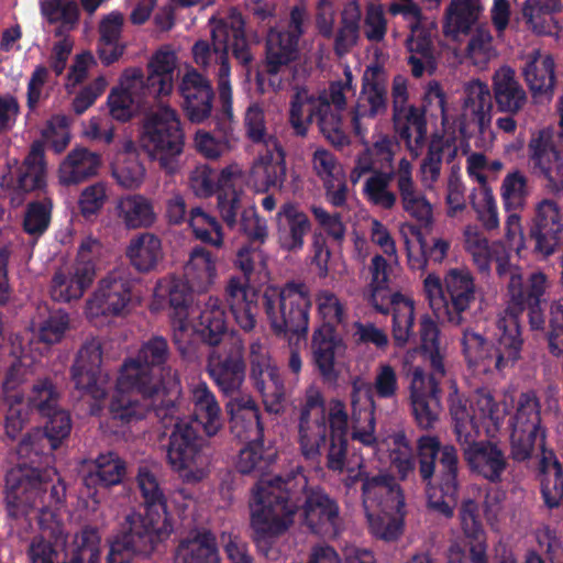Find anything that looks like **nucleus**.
Wrapping results in <instances>:
<instances>
[{
	"label": "nucleus",
	"mask_w": 563,
	"mask_h": 563,
	"mask_svg": "<svg viewBox=\"0 0 563 563\" xmlns=\"http://www.w3.org/2000/svg\"><path fill=\"white\" fill-rule=\"evenodd\" d=\"M464 460L472 471L492 483L501 482L508 462L503 450L488 441L465 443L462 445Z\"/></svg>",
	"instance_id": "32"
},
{
	"label": "nucleus",
	"mask_w": 563,
	"mask_h": 563,
	"mask_svg": "<svg viewBox=\"0 0 563 563\" xmlns=\"http://www.w3.org/2000/svg\"><path fill=\"white\" fill-rule=\"evenodd\" d=\"M86 464L87 471L82 476V483L89 489L118 485L126 474L125 462L114 452L101 453Z\"/></svg>",
	"instance_id": "40"
},
{
	"label": "nucleus",
	"mask_w": 563,
	"mask_h": 563,
	"mask_svg": "<svg viewBox=\"0 0 563 563\" xmlns=\"http://www.w3.org/2000/svg\"><path fill=\"white\" fill-rule=\"evenodd\" d=\"M245 369L244 344L241 339H234L231 349L224 354L216 349L208 354L207 372L229 400L250 396L243 391Z\"/></svg>",
	"instance_id": "17"
},
{
	"label": "nucleus",
	"mask_w": 563,
	"mask_h": 563,
	"mask_svg": "<svg viewBox=\"0 0 563 563\" xmlns=\"http://www.w3.org/2000/svg\"><path fill=\"white\" fill-rule=\"evenodd\" d=\"M412 166L406 158H401L397 169V189L402 209L421 227H429L433 221L432 207L424 195L418 190L412 177Z\"/></svg>",
	"instance_id": "35"
},
{
	"label": "nucleus",
	"mask_w": 563,
	"mask_h": 563,
	"mask_svg": "<svg viewBox=\"0 0 563 563\" xmlns=\"http://www.w3.org/2000/svg\"><path fill=\"white\" fill-rule=\"evenodd\" d=\"M137 484L145 512L132 510L124 516L118 531L107 540L106 563H130L135 556H148L172 531L166 497L156 476L145 467L140 468Z\"/></svg>",
	"instance_id": "3"
},
{
	"label": "nucleus",
	"mask_w": 563,
	"mask_h": 563,
	"mask_svg": "<svg viewBox=\"0 0 563 563\" xmlns=\"http://www.w3.org/2000/svg\"><path fill=\"white\" fill-rule=\"evenodd\" d=\"M369 530L377 539L393 542L399 539L404 532V515L386 510H365Z\"/></svg>",
	"instance_id": "61"
},
{
	"label": "nucleus",
	"mask_w": 563,
	"mask_h": 563,
	"mask_svg": "<svg viewBox=\"0 0 563 563\" xmlns=\"http://www.w3.org/2000/svg\"><path fill=\"white\" fill-rule=\"evenodd\" d=\"M185 277L194 291H207L217 277L212 254L205 247L192 249L185 266Z\"/></svg>",
	"instance_id": "51"
},
{
	"label": "nucleus",
	"mask_w": 563,
	"mask_h": 563,
	"mask_svg": "<svg viewBox=\"0 0 563 563\" xmlns=\"http://www.w3.org/2000/svg\"><path fill=\"white\" fill-rule=\"evenodd\" d=\"M41 10L49 23H62L55 31L56 36H63L78 23L79 7L75 0H44Z\"/></svg>",
	"instance_id": "62"
},
{
	"label": "nucleus",
	"mask_w": 563,
	"mask_h": 563,
	"mask_svg": "<svg viewBox=\"0 0 563 563\" xmlns=\"http://www.w3.org/2000/svg\"><path fill=\"white\" fill-rule=\"evenodd\" d=\"M197 330L203 342L217 346L227 334V313L222 300L209 296L200 307Z\"/></svg>",
	"instance_id": "47"
},
{
	"label": "nucleus",
	"mask_w": 563,
	"mask_h": 563,
	"mask_svg": "<svg viewBox=\"0 0 563 563\" xmlns=\"http://www.w3.org/2000/svg\"><path fill=\"white\" fill-rule=\"evenodd\" d=\"M420 352L431 367V373L426 376L420 367H413L408 372L410 379V398L441 397L439 382L445 376L444 358L446 345L440 339V329L429 316L420 320Z\"/></svg>",
	"instance_id": "9"
},
{
	"label": "nucleus",
	"mask_w": 563,
	"mask_h": 563,
	"mask_svg": "<svg viewBox=\"0 0 563 563\" xmlns=\"http://www.w3.org/2000/svg\"><path fill=\"white\" fill-rule=\"evenodd\" d=\"M277 240L282 249L298 252L303 246V239L311 229L308 216L298 206L284 203L276 216Z\"/></svg>",
	"instance_id": "36"
},
{
	"label": "nucleus",
	"mask_w": 563,
	"mask_h": 563,
	"mask_svg": "<svg viewBox=\"0 0 563 563\" xmlns=\"http://www.w3.org/2000/svg\"><path fill=\"white\" fill-rule=\"evenodd\" d=\"M362 497L365 510L399 512L405 508L402 490L393 475L379 473L371 476L361 474Z\"/></svg>",
	"instance_id": "25"
},
{
	"label": "nucleus",
	"mask_w": 563,
	"mask_h": 563,
	"mask_svg": "<svg viewBox=\"0 0 563 563\" xmlns=\"http://www.w3.org/2000/svg\"><path fill=\"white\" fill-rule=\"evenodd\" d=\"M395 176L397 177V172L378 170L366 179L364 192L372 203L386 210L395 207L397 196L389 190V184Z\"/></svg>",
	"instance_id": "63"
},
{
	"label": "nucleus",
	"mask_w": 563,
	"mask_h": 563,
	"mask_svg": "<svg viewBox=\"0 0 563 563\" xmlns=\"http://www.w3.org/2000/svg\"><path fill=\"white\" fill-rule=\"evenodd\" d=\"M101 537L91 526L78 531L65 547L64 563H99Z\"/></svg>",
	"instance_id": "55"
},
{
	"label": "nucleus",
	"mask_w": 563,
	"mask_h": 563,
	"mask_svg": "<svg viewBox=\"0 0 563 563\" xmlns=\"http://www.w3.org/2000/svg\"><path fill=\"white\" fill-rule=\"evenodd\" d=\"M118 219L128 229L150 228L156 221L153 202L142 195L121 197L115 206Z\"/></svg>",
	"instance_id": "49"
},
{
	"label": "nucleus",
	"mask_w": 563,
	"mask_h": 563,
	"mask_svg": "<svg viewBox=\"0 0 563 563\" xmlns=\"http://www.w3.org/2000/svg\"><path fill=\"white\" fill-rule=\"evenodd\" d=\"M299 40L290 34L272 27L266 36L265 65L275 70L276 67H287L299 55Z\"/></svg>",
	"instance_id": "53"
},
{
	"label": "nucleus",
	"mask_w": 563,
	"mask_h": 563,
	"mask_svg": "<svg viewBox=\"0 0 563 563\" xmlns=\"http://www.w3.org/2000/svg\"><path fill=\"white\" fill-rule=\"evenodd\" d=\"M311 350L322 378L328 383H335L339 377L335 360L344 351L342 340L335 335L331 327H322L312 335Z\"/></svg>",
	"instance_id": "37"
},
{
	"label": "nucleus",
	"mask_w": 563,
	"mask_h": 563,
	"mask_svg": "<svg viewBox=\"0 0 563 563\" xmlns=\"http://www.w3.org/2000/svg\"><path fill=\"white\" fill-rule=\"evenodd\" d=\"M225 409L230 415V430L234 438L245 443L263 440L264 427L260 409L251 396L229 400Z\"/></svg>",
	"instance_id": "30"
},
{
	"label": "nucleus",
	"mask_w": 563,
	"mask_h": 563,
	"mask_svg": "<svg viewBox=\"0 0 563 563\" xmlns=\"http://www.w3.org/2000/svg\"><path fill=\"white\" fill-rule=\"evenodd\" d=\"M562 140L563 131L543 128L531 134L527 145L529 169L553 195H563V155L559 147Z\"/></svg>",
	"instance_id": "11"
},
{
	"label": "nucleus",
	"mask_w": 563,
	"mask_h": 563,
	"mask_svg": "<svg viewBox=\"0 0 563 563\" xmlns=\"http://www.w3.org/2000/svg\"><path fill=\"white\" fill-rule=\"evenodd\" d=\"M354 561L375 563L374 555L368 550L347 547L343 552V560H341L332 547L324 544L311 549L307 563H354Z\"/></svg>",
	"instance_id": "64"
},
{
	"label": "nucleus",
	"mask_w": 563,
	"mask_h": 563,
	"mask_svg": "<svg viewBox=\"0 0 563 563\" xmlns=\"http://www.w3.org/2000/svg\"><path fill=\"white\" fill-rule=\"evenodd\" d=\"M134 279L128 268L111 271L99 283V287L89 301V309L96 314L119 316L131 301Z\"/></svg>",
	"instance_id": "22"
},
{
	"label": "nucleus",
	"mask_w": 563,
	"mask_h": 563,
	"mask_svg": "<svg viewBox=\"0 0 563 563\" xmlns=\"http://www.w3.org/2000/svg\"><path fill=\"white\" fill-rule=\"evenodd\" d=\"M492 100L497 111L519 114L528 104V93L516 78L515 70L507 65L495 70L492 77Z\"/></svg>",
	"instance_id": "31"
},
{
	"label": "nucleus",
	"mask_w": 563,
	"mask_h": 563,
	"mask_svg": "<svg viewBox=\"0 0 563 563\" xmlns=\"http://www.w3.org/2000/svg\"><path fill=\"white\" fill-rule=\"evenodd\" d=\"M175 561L176 563H220L214 534L207 529L190 532L178 544Z\"/></svg>",
	"instance_id": "41"
},
{
	"label": "nucleus",
	"mask_w": 563,
	"mask_h": 563,
	"mask_svg": "<svg viewBox=\"0 0 563 563\" xmlns=\"http://www.w3.org/2000/svg\"><path fill=\"white\" fill-rule=\"evenodd\" d=\"M522 75L533 98H551L554 92V60L539 52L530 56L522 68Z\"/></svg>",
	"instance_id": "45"
},
{
	"label": "nucleus",
	"mask_w": 563,
	"mask_h": 563,
	"mask_svg": "<svg viewBox=\"0 0 563 563\" xmlns=\"http://www.w3.org/2000/svg\"><path fill=\"white\" fill-rule=\"evenodd\" d=\"M47 516L53 518L52 514L44 511L40 517V527L42 530L41 536L33 538L29 545V556L31 563H57L58 552L52 544V540L55 544L65 545L66 534L64 527L59 521H47Z\"/></svg>",
	"instance_id": "42"
},
{
	"label": "nucleus",
	"mask_w": 563,
	"mask_h": 563,
	"mask_svg": "<svg viewBox=\"0 0 563 563\" xmlns=\"http://www.w3.org/2000/svg\"><path fill=\"white\" fill-rule=\"evenodd\" d=\"M309 291L305 284L287 283L283 288L267 287L262 305L273 332L283 338L308 331Z\"/></svg>",
	"instance_id": "8"
},
{
	"label": "nucleus",
	"mask_w": 563,
	"mask_h": 563,
	"mask_svg": "<svg viewBox=\"0 0 563 563\" xmlns=\"http://www.w3.org/2000/svg\"><path fill=\"white\" fill-rule=\"evenodd\" d=\"M449 402L457 442L461 446L474 442L479 435V429L467 405V399L457 395L455 390L450 395Z\"/></svg>",
	"instance_id": "58"
},
{
	"label": "nucleus",
	"mask_w": 563,
	"mask_h": 563,
	"mask_svg": "<svg viewBox=\"0 0 563 563\" xmlns=\"http://www.w3.org/2000/svg\"><path fill=\"white\" fill-rule=\"evenodd\" d=\"M314 120L321 134L334 146L342 147L349 143L342 129L341 111L334 110L325 93H322L321 102L314 108Z\"/></svg>",
	"instance_id": "59"
},
{
	"label": "nucleus",
	"mask_w": 563,
	"mask_h": 563,
	"mask_svg": "<svg viewBox=\"0 0 563 563\" xmlns=\"http://www.w3.org/2000/svg\"><path fill=\"white\" fill-rule=\"evenodd\" d=\"M95 275L89 246L81 244L77 260L69 272H57L54 275L51 286L53 300L60 302L78 300L92 284Z\"/></svg>",
	"instance_id": "23"
},
{
	"label": "nucleus",
	"mask_w": 563,
	"mask_h": 563,
	"mask_svg": "<svg viewBox=\"0 0 563 563\" xmlns=\"http://www.w3.org/2000/svg\"><path fill=\"white\" fill-rule=\"evenodd\" d=\"M393 122L396 133L407 144L408 150L418 156L427 135V121L424 113L413 106L393 111Z\"/></svg>",
	"instance_id": "44"
},
{
	"label": "nucleus",
	"mask_w": 563,
	"mask_h": 563,
	"mask_svg": "<svg viewBox=\"0 0 563 563\" xmlns=\"http://www.w3.org/2000/svg\"><path fill=\"white\" fill-rule=\"evenodd\" d=\"M303 474L285 478H263L255 501L251 504V539L266 559H276V541L292 525L294 516L303 503L305 521L314 533H336L339 507L319 489L308 490Z\"/></svg>",
	"instance_id": "2"
},
{
	"label": "nucleus",
	"mask_w": 563,
	"mask_h": 563,
	"mask_svg": "<svg viewBox=\"0 0 563 563\" xmlns=\"http://www.w3.org/2000/svg\"><path fill=\"white\" fill-rule=\"evenodd\" d=\"M448 295L446 323L452 327L472 324L482 312L483 292L468 268H450L444 276Z\"/></svg>",
	"instance_id": "14"
},
{
	"label": "nucleus",
	"mask_w": 563,
	"mask_h": 563,
	"mask_svg": "<svg viewBox=\"0 0 563 563\" xmlns=\"http://www.w3.org/2000/svg\"><path fill=\"white\" fill-rule=\"evenodd\" d=\"M252 164L249 181L258 192H266L271 188L282 189L286 180V159L282 144L277 148H265Z\"/></svg>",
	"instance_id": "33"
},
{
	"label": "nucleus",
	"mask_w": 563,
	"mask_h": 563,
	"mask_svg": "<svg viewBox=\"0 0 563 563\" xmlns=\"http://www.w3.org/2000/svg\"><path fill=\"white\" fill-rule=\"evenodd\" d=\"M328 434L327 419H299L298 442L306 461L319 464Z\"/></svg>",
	"instance_id": "54"
},
{
	"label": "nucleus",
	"mask_w": 563,
	"mask_h": 563,
	"mask_svg": "<svg viewBox=\"0 0 563 563\" xmlns=\"http://www.w3.org/2000/svg\"><path fill=\"white\" fill-rule=\"evenodd\" d=\"M462 328V353L468 368L473 371L488 372L494 365L495 345L483 332L476 330L472 324Z\"/></svg>",
	"instance_id": "46"
},
{
	"label": "nucleus",
	"mask_w": 563,
	"mask_h": 563,
	"mask_svg": "<svg viewBox=\"0 0 563 563\" xmlns=\"http://www.w3.org/2000/svg\"><path fill=\"white\" fill-rule=\"evenodd\" d=\"M353 439L365 445L376 442L375 431V402L373 399V386L356 378L352 383L351 391Z\"/></svg>",
	"instance_id": "28"
},
{
	"label": "nucleus",
	"mask_w": 563,
	"mask_h": 563,
	"mask_svg": "<svg viewBox=\"0 0 563 563\" xmlns=\"http://www.w3.org/2000/svg\"><path fill=\"white\" fill-rule=\"evenodd\" d=\"M46 163L44 159V145L35 141L22 164L14 173L13 197L11 202L19 206L23 196L45 185Z\"/></svg>",
	"instance_id": "34"
},
{
	"label": "nucleus",
	"mask_w": 563,
	"mask_h": 563,
	"mask_svg": "<svg viewBox=\"0 0 563 563\" xmlns=\"http://www.w3.org/2000/svg\"><path fill=\"white\" fill-rule=\"evenodd\" d=\"M175 400L164 401L155 409V418L165 430H170L166 446L167 463L186 482L195 483L202 478L199 468L202 463V439L195 422L181 417Z\"/></svg>",
	"instance_id": "5"
},
{
	"label": "nucleus",
	"mask_w": 563,
	"mask_h": 563,
	"mask_svg": "<svg viewBox=\"0 0 563 563\" xmlns=\"http://www.w3.org/2000/svg\"><path fill=\"white\" fill-rule=\"evenodd\" d=\"M169 357L170 351L165 338L156 335L148 339L141 345L135 357L122 364L123 384L139 382L143 388L162 391L164 379L175 376L168 365Z\"/></svg>",
	"instance_id": "12"
},
{
	"label": "nucleus",
	"mask_w": 563,
	"mask_h": 563,
	"mask_svg": "<svg viewBox=\"0 0 563 563\" xmlns=\"http://www.w3.org/2000/svg\"><path fill=\"white\" fill-rule=\"evenodd\" d=\"M405 238L408 263L412 269L424 268L427 261L441 263L446 256L450 244L442 239H435L433 245L428 249L420 229L413 224H406L401 229Z\"/></svg>",
	"instance_id": "39"
},
{
	"label": "nucleus",
	"mask_w": 563,
	"mask_h": 563,
	"mask_svg": "<svg viewBox=\"0 0 563 563\" xmlns=\"http://www.w3.org/2000/svg\"><path fill=\"white\" fill-rule=\"evenodd\" d=\"M464 247L481 273L489 274L490 262L494 261L497 275L508 278V318L499 322L501 333L494 351V368L504 372L512 368L521 358L525 340L519 319L523 311H527L531 331H540L547 339L549 314H544L542 303L547 301L552 284L541 271L531 272L525 277L522 269L509 262L506 245L500 241L489 243L476 227L465 228Z\"/></svg>",
	"instance_id": "1"
},
{
	"label": "nucleus",
	"mask_w": 563,
	"mask_h": 563,
	"mask_svg": "<svg viewBox=\"0 0 563 563\" xmlns=\"http://www.w3.org/2000/svg\"><path fill=\"white\" fill-rule=\"evenodd\" d=\"M562 229L558 203L549 199L539 202L530 228V238L536 242L534 250L543 256L551 255L555 251Z\"/></svg>",
	"instance_id": "29"
},
{
	"label": "nucleus",
	"mask_w": 563,
	"mask_h": 563,
	"mask_svg": "<svg viewBox=\"0 0 563 563\" xmlns=\"http://www.w3.org/2000/svg\"><path fill=\"white\" fill-rule=\"evenodd\" d=\"M101 363V341L89 338L84 342L71 366V377L76 388L96 401L103 400L109 390L108 375L102 372Z\"/></svg>",
	"instance_id": "19"
},
{
	"label": "nucleus",
	"mask_w": 563,
	"mask_h": 563,
	"mask_svg": "<svg viewBox=\"0 0 563 563\" xmlns=\"http://www.w3.org/2000/svg\"><path fill=\"white\" fill-rule=\"evenodd\" d=\"M125 255L137 272L150 273L163 258L162 242L153 233H139L130 240Z\"/></svg>",
	"instance_id": "48"
},
{
	"label": "nucleus",
	"mask_w": 563,
	"mask_h": 563,
	"mask_svg": "<svg viewBox=\"0 0 563 563\" xmlns=\"http://www.w3.org/2000/svg\"><path fill=\"white\" fill-rule=\"evenodd\" d=\"M178 89L183 97V110L190 122L201 123L210 118L214 92L208 77L189 68L181 77Z\"/></svg>",
	"instance_id": "24"
},
{
	"label": "nucleus",
	"mask_w": 563,
	"mask_h": 563,
	"mask_svg": "<svg viewBox=\"0 0 563 563\" xmlns=\"http://www.w3.org/2000/svg\"><path fill=\"white\" fill-rule=\"evenodd\" d=\"M464 98L457 119L461 136L468 141L473 137L482 141L492 135L493 100L490 88L479 79L464 84Z\"/></svg>",
	"instance_id": "15"
},
{
	"label": "nucleus",
	"mask_w": 563,
	"mask_h": 563,
	"mask_svg": "<svg viewBox=\"0 0 563 563\" xmlns=\"http://www.w3.org/2000/svg\"><path fill=\"white\" fill-rule=\"evenodd\" d=\"M389 269L386 258L382 255L372 258L368 301L377 311L393 314V342L398 347H405L415 339V307L413 302L402 295L389 294Z\"/></svg>",
	"instance_id": "7"
},
{
	"label": "nucleus",
	"mask_w": 563,
	"mask_h": 563,
	"mask_svg": "<svg viewBox=\"0 0 563 563\" xmlns=\"http://www.w3.org/2000/svg\"><path fill=\"white\" fill-rule=\"evenodd\" d=\"M100 156L87 148L71 150L58 169L59 183L64 186L81 184L97 175Z\"/></svg>",
	"instance_id": "43"
},
{
	"label": "nucleus",
	"mask_w": 563,
	"mask_h": 563,
	"mask_svg": "<svg viewBox=\"0 0 563 563\" xmlns=\"http://www.w3.org/2000/svg\"><path fill=\"white\" fill-rule=\"evenodd\" d=\"M250 376L262 394L267 410L278 412L285 386L278 369L272 364L267 347L255 340L249 349Z\"/></svg>",
	"instance_id": "21"
},
{
	"label": "nucleus",
	"mask_w": 563,
	"mask_h": 563,
	"mask_svg": "<svg viewBox=\"0 0 563 563\" xmlns=\"http://www.w3.org/2000/svg\"><path fill=\"white\" fill-rule=\"evenodd\" d=\"M273 461V453H265L263 446V440L246 443V446L240 451V456L238 461V468L243 474H250L253 472H257L261 474V478L256 484V489L254 492L253 498L250 501V505L255 501V496L258 490L260 482L263 478H272L275 479L277 476H272L265 474V471Z\"/></svg>",
	"instance_id": "60"
},
{
	"label": "nucleus",
	"mask_w": 563,
	"mask_h": 563,
	"mask_svg": "<svg viewBox=\"0 0 563 563\" xmlns=\"http://www.w3.org/2000/svg\"><path fill=\"white\" fill-rule=\"evenodd\" d=\"M144 75L140 68L126 69L121 78L120 87L112 89L108 98L111 115L126 121L139 111H147L157 101L156 96L147 95Z\"/></svg>",
	"instance_id": "20"
},
{
	"label": "nucleus",
	"mask_w": 563,
	"mask_h": 563,
	"mask_svg": "<svg viewBox=\"0 0 563 563\" xmlns=\"http://www.w3.org/2000/svg\"><path fill=\"white\" fill-rule=\"evenodd\" d=\"M45 417L48 420L43 430L27 433L19 442L16 453L20 457L30 459L32 452L38 454L45 446L44 442H47L49 450L54 451L68 438L71 430V420L67 411L58 409L52 412L51 416Z\"/></svg>",
	"instance_id": "27"
},
{
	"label": "nucleus",
	"mask_w": 563,
	"mask_h": 563,
	"mask_svg": "<svg viewBox=\"0 0 563 563\" xmlns=\"http://www.w3.org/2000/svg\"><path fill=\"white\" fill-rule=\"evenodd\" d=\"M388 108V78L386 71L378 63L366 67L362 77V90L352 112V126L354 133L367 145L365 134L367 126L364 119H374L387 112Z\"/></svg>",
	"instance_id": "16"
},
{
	"label": "nucleus",
	"mask_w": 563,
	"mask_h": 563,
	"mask_svg": "<svg viewBox=\"0 0 563 563\" xmlns=\"http://www.w3.org/2000/svg\"><path fill=\"white\" fill-rule=\"evenodd\" d=\"M411 35L407 38V47L410 53L408 64L411 74L421 77L424 71L432 73L435 68L433 45L430 33L422 25L412 26Z\"/></svg>",
	"instance_id": "52"
},
{
	"label": "nucleus",
	"mask_w": 563,
	"mask_h": 563,
	"mask_svg": "<svg viewBox=\"0 0 563 563\" xmlns=\"http://www.w3.org/2000/svg\"><path fill=\"white\" fill-rule=\"evenodd\" d=\"M251 280L230 276L223 287V300L234 321L244 332H252L257 323V294L251 290Z\"/></svg>",
	"instance_id": "26"
},
{
	"label": "nucleus",
	"mask_w": 563,
	"mask_h": 563,
	"mask_svg": "<svg viewBox=\"0 0 563 563\" xmlns=\"http://www.w3.org/2000/svg\"><path fill=\"white\" fill-rule=\"evenodd\" d=\"M295 93L290 101L289 122L295 130L296 135L306 136L308 126L316 117L314 108L322 100V93L316 97L310 93L306 87L295 85Z\"/></svg>",
	"instance_id": "56"
},
{
	"label": "nucleus",
	"mask_w": 563,
	"mask_h": 563,
	"mask_svg": "<svg viewBox=\"0 0 563 563\" xmlns=\"http://www.w3.org/2000/svg\"><path fill=\"white\" fill-rule=\"evenodd\" d=\"M5 501L10 515L27 514L37 510V519L44 511L52 514L47 521H57L51 507L59 505L65 498V486L54 484L48 471H41L25 463L18 464L5 474Z\"/></svg>",
	"instance_id": "4"
},
{
	"label": "nucleus",
	"mask_w": 563,
	"mask_h": 563,
	"mask_svg": "<svg viewBox=\"0 0 563 563\" xmlns=\"http://www.w3.org/2000/svg\"><path fill=\"white\" fill-rule=\"evenodd\" d=\"M482 11L481 0H451L445 9L444 34L452 37L468 34Z\"/></svg>",
	"instance_id": "50"
},
{
	"label": "nucleus",
	"mask_w": 563,
	"mask_h": 563,
	"mask_svg": "<svg viewBox=\"0 0 563 563\" xmlns=\"http://www.w3.org/2000/svg\"><path fill=\"white\" fill-rule=\"evenodd\" d=\"M214 54H220V67L218 71V88L220 98L227 102L231 96L230 65L228 51L231 48L234 58L246 66L253 60L250 45L245 37V20L243 15L233 11L227 20L214 23L211 31Z\"/></svg>",
	"instance_id": "10"
},
{
	"label": "nucleus",
	"mask_w": 563,
	"mask_h": 563,
	"mask_svg": "<svg viewBox=\"0 0 563 563\" xmlns=\"http://www.w3.org/2000/svg\"><path fill=\"white\" fill-rule=\"evenodd\" d=\"M139 382L123 384L122 373L117 380V388L110 402V413L113 419L129 423L134 419H141L146 413L155 416V409L164 401H173L163 391L147 389L140 386Z\"/></svg>",
	"instance_id": "18"
},
{
	"label": "nucleus",
	"mask_w": 563,
	"mask_h": 563,
	"mask_svg": "<svg viewBox=\"0 0 563 563\" xmlns=\"http://www.w3.org/2000/svg\"><path fill=\"white\" fill-rule=\"evenodd\" d=\"M362 12L355 1L347 3L342 13L339 29L334 35L333 51L343 57L355 47L360 40Z\"/></svg>",
	"instance_id": "57"
},
{
	"label": "nucleus",
	"mask_w": 563,
	"mask_h": 563,
	"mask_svg": "<svg viewBox=\"0 0 563 563\" xmlns=\"http://www.w3.org/2000/svg\"><path fill=\"white\" fill-rule=\"evenodd\" d=\"M418 471L427 487L431 486L435 474V460L439 455V489L444 496H454L459 493L460 461L457 450L451 445H441L438 437L421 435L416 443Z\"/></svg>",
	"instance_id": "13"
},
{
	"label": "nucleus",
	"mask_w": 563,
	"mask_h": 563,
	"mask_svg": "<svg viewBox=\"0 0 563 563\" xmlns=\"http://www.w3.org/2000/svg\"><path fill=\"white\" fill-rule=\"evenodd\" d=\"M141 142L144 151L166 175L173 176L180 170L185 133L174 109L157 103L156 109L146 117Z\"/></svg>",
	"instance_id": "6"
},
{
	"label": "nucleus",
	"mask_w": 563,
	"mask_h": 563,
	"mask_svg": "<svg viewBox=\"0 0 563 563\" xmlns=\"http://www.w3.org/2000/svg\"><path fill=\"white\" fill-rule=\"evenodd\" d=\"M176 65L177 55L169 45L158 48L147 64L148 75L144 79L145 92L157 98L169 95L174 87Z\"/></svg>",
	"instance_id": "38"
}]
</instances>
